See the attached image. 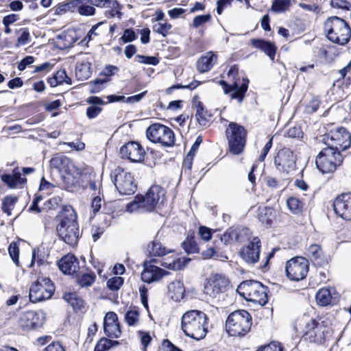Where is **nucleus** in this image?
Returning <instances> with one entry per match:
<instances>
[{"label": "nucleus", "instance_id": "nucleus-53", "mask_svg": "<svg viewBox=\"0 0 351 351\" xmlns=\"http://www.w3.org/2000/svg\"><path fill=\"white\" fill-rule=\"evenodd\" d=\"M78 13L83 16H92L95 13V8L88 5H80L76 6Z\"/></svg>", "mask_w": 351, "mask_h": 351}, {"label": "nucleus", "instance_id": "nucleus-39", "mask_svg": "<svg viewBox=\"0 0 351 351\" xmlns=\"http://www.w3.org/2000/svg\"><path fill=\"white\" fill-rule=\"evenodd\" d=\"M95 276L93 273H83L78 275L77 282L81 287H90L95 282Z\"/></svg>", "mask_w": 351, "mask_h": 351}, {"label": "nucleus", "instance_id": "nucleus-34", "mask_svg": "<svg viewBox=\"0 0 351 351\" xmlns=\"http://www.w3.org/2000/svg\"><path fill=\"white\" fill-rule=\"evenodd\" d=\"M147 250L152 256H162L173 252L172 250L167 249L157 240L153 241L148 245Z\"/></svg>", "mask_w": 351, "mask_h": 351}, {"label": "nucleus", "instance_id": "nucleus-46", "mask_svg": "<svg viewBox=\"0 0 351 351\" xmlns=\"http://www.w3.org/2000/svg\"><path fill=\"white\" fill-rule=\"evenodd\" d=\"M291 0H274L271 9L276 12H282L289 9Z\"/></svg>", "mask_w": 351, "mask_h": 351}, {"label": "nucleus", "instance_id": "nucleus-35", "mask_svg": "<svg viewBox=\"0 0 351 351\" xmlns=\"http://www.w3.org/2000/svg\"><path fill=\"white\" fill-rule=\"evenodd\" d=\"M1 180L10 188H16L19 184H22L25 180L21 178V174L18 169L14 170L12 175H3L1 176Z\"/></svg>", "mask_w": 351, "mask_h": 351}, {"label": "nucleus", "instance_id": "nucleus-27", "mask_svg": "<svg viewBox=\"0 0 351 351\" xmlns=\"http://www.w3.org/2000/svg\"><path fill=\"white\" fill-rule=\"evenodd\" d=\"M217 62V56L213 51H208L202 56L197 62V70L200 73L210 71Z\"/></svg>", "mask_w": 351, "mask_h": 351}, {"label": "nucleus", "instance_id": "nucleus-55", "mask_svg": "<svg viewBox=\"0 0 351 351\" xmlns=\"http://www.w3.org/2000/svg\"><path fill=\"white\" fill-rule=\"evenodd\" d=\"M108 81V79H97L90 83V92L97 93L102 89V86Z\"/></svg>", "mask_w": 351, "mask_h": 351}, {"label": "nucleus", "instance_id": "nucleus-57", "mask_svg": "<svg viewBox=\"0 0 351 351\" xmlns=\"http://www.w3.org/2000/svg\"><path fill=\"white\" fill-rule=\"evenodd\" d=\"M330 5L332 8L347 10L351 8V4L347 0H331Z\"/></svg>", "mask_w": 351, "mask_h": 351}, {"label": "nucleus", "instance_id": "nucleus-42", "mask_svg": "<svg viewBox=\"0 0 351 351\" xmlns=\"http://www.w3.org/2000/svg\"><path fill=\"white\" fill-rule=\"evenodd\" d=\"M172 25L167 21L156 23L153 26V31L163 37L167 36L171 32Z\"/></svg>", "mask_w": 351, "mask_h": 351}, {"label": "nucleus", "instance_id": "nucleus-44", "mask_svg": "<svg viewBox=\"0 0 351 351\" xmlns=\"http://www.w3.org/2000/svg\"><path fill=\"white\" fill-rule=\"evenodd\" d=\"M140 315L137 310H129L125 315V321L130 326H135L139 322Z\"/></svg>", "mask_w": 351, "mask_h": 351}, {"label": "nucleus", "instance_id": "nucleus-15", "mask_svg": "<svg viewBox=\"0 0 351 351\" xmlns=\"http://www.w3.org/2000/svg\"><path fill=\"white\" fill-rule=\"evenodd\" d=\"M327 329L322 324L310 319L306 322L302 338L311 343H322L326 338Z\"/></svg>", "mask_w": 351, "mask_h": 351}, {"label": "nucleus", "instance_id": "nucleus-18", "mask_svg": "<svg viewBox=\"0 0 351 351\" xmlns=\"http://www.w3.org/2000/svg\"><path fill=\"white\" fill-rule=\"evenodd\" d=\"M45 319V314L43 311H29L20 315L18 325L22 330H29L43 326Z\"/></svg>", "mask_w": 351, "mask_h": 351}, {"label": "nucleus", "instance_id": "nucleus-30", "mask_svg": "<svg viewBox=\"0 0 351 351\" xmlns=\"http://www.w3.org/2000/svg\"><path fill=\"white\" fill-rule=\"evenodd\" d=\"M168 293L171 298L176 301H180L184 296L185 288L182 282L174 280L168 285Z\"/></svg>", "mask_w": 351, "mask_h": 351}, {"label": "nucleus", "instance_id": "nucleus-32", "mask_svg": "<svg viewBox=\"0 0 351 351\" xmlns=\"http://www.w3.org/2000/svg\"><path fill=\"white\" fill-rule=\"evenodd\" d=\"M195 106L196 109L195 117L199 124L203 127L208 126L211 114L204 108L202 102L195 103Z\"/></svg>", "mask_w": 351, "mask_h": 351}, {"label": "nucleus", "instance_id": "nucleus-33", "mask_svg": "<svg viewBox=\"0 0 351 351\" xmlns=\"http://www.w3.org/2000/svg\"><path fill=\"white\" fill-rule=\"evenodd\" d=\"M171 260H165L161 263V266L167 268L171 270H180L182 269L186 264L189 261V259L186 260L176 256H171Z\"/></svg>", "mask_w": 351, "mask_h": 351}, {"label": "nucleus", "instance_id": "nucleus-17", "mask_svg": "<svg viewBox=\"0 0 351 351\" xmlns=\"http://www.w3.org/2000/svg\"><path fill=\"white\" fill-rule=\"evenodd\" d=\"M297 157L295 154L289 148L278 151L274 158V165L279 171L287 173L295 170Z\"/></svg>", "mask_w": 351, "mask_h": 351}, {"label": "nucleus", "instance_id": "nucleus-21", "mask_svg": "<svg viewBox=\"0 0 351 351\" xmlns=\"http://www.w3.org/2000/svg\"><path fill=\"white\" fill-rule=\"evenodd\" d=\"M335 213L346 220H351V193L337 197L333 204Z\"/></svg>", "mask_w": 351, "mask_h": 351}, {"label": "nucleus", "instance_id": "nucleus-19", "mask_svg": "<svg viewBox=\"0 0 351 351\" xmlns=\"http://www.w3.org/2000/svg\"><path fill=\"white\" fill-rule=\"evenodd\" d=\"M261 240L258 237H254L247 244L240 250L241 258L248 264L256 263L260 258Z\"/></svg>", "mask_w": 351, "mask_h": 351}, {"label": "nucleus", "instance_id": "nucleus-38", "mask_svg": "<svg viewBox=\"0 0 351 351\" xmlns=\"http://www.w3.org/2000/svg\"><path fill=\"white\" fill-rule=\"evenodd\" d=\"M258 219L262 223L270 225L273 219L272 209L268 207L259 208Z\"/></svg>", "mask_w": 351, "mask_h": 351}, {"label": "nucleus", "instance_id": "nucleus-6", "mask_svg": "<svg viewBox=\"0 0 351 351\" xmlns=\"http://www.w3.org/2000/svg\"><path fill=\"white\" fill-rule=\"evenodd\" d=\"M323 141L328 146L319 153L315 164L322 173H332L341 164L343 158L340 152L336 151L333 147L334 145L329 143V134L325 136Z\"/></svg>", "mask_w": 351, "mask_h": 351}, {"label": "nucleus", "instance_id": "nucleus-31", "mask_svg": "<svg viewBox=\"0 0 351 351\" xmlns=\"http://www.w3.org/2000/svg\"><path fill=\"white\" fill-rule=\"evenodd\" d=\"M219 241L215 240L213 246H210L205 250H203L202 255L205 259L213 258L215 260L223 261L227 259L228 257L219 250Z\"/></svg>", "mask_w": 351, "mask_h": 351}, {"label": "nucleus", "instance_id": "nucleus-2", "mask_svg": "<svg viewBox=\"0 0 351 351\" xmlns=\"http://www.w3.org/2000/svg\"><path fill=\"white\" fill-rule=\"evenodd\" d=\"M209 319L207 315L199 310H189L181 318V329L184 334L195 340L203 339L207 332Z\"/></svg>", "mask_w": 351, "mask_h": 351}, {"label": "nucleus", "instance_id": "nucleus-11", "mask_svg": "<svg viewBox=\"0 0 351 351\" xmlns=\"http://www.w3.org/2000/svg\"><path fill=\"white\" fill-rule=\"evenodd\" d=\"M147 138L154 143L164 147H171L175 143V135L169 127L160 124H152L146 130Z\"/></svg>", "mask_w": 351, "mask_h": 351}, {"label": "nucleus", "instance_id": "nucleus-48", "mask_svg": "<svg viewBox=\"0 0 351 351\" xmlns=\"http://www.w3.org/2000/svg\"><path fill=\"white\" fill-rule=\"evenodd\" d=\"M17 33L20 35L17 39L16 47L25 45L29 42L30 34L27 28H21L17 31Z\"/></svg>", "mask_w": 351, "mask_h": 351}, {"label": "nucleus", "instance_id": "nucleus-28", "mask_svg": "<svg viewBox=\"0 0 351 351\" xmlns=\"http://www.w3.org/2000/svg\"><path fill=\"white\" fill-rule=\"evenodd\" d=\"M86 102L91 105L86 109V116L89 119L97 117L102 110L101 106L106 104L101 98L96 96L89 97Z\"/></svg>", "mask_w": 351, "mask_h": 351}, {"label": "nucleus", "instance_id": "nucleus-43", "mask_svg": "<svg viewBox=\"0 0 351 351\" xmlns=\"http://www.w3.org/2000/svg\"><path fill=\"white\" fill-rule=\"evenodd\" d=\"M16 201L17 198L16 197L6 196L5 197H4L2 202V210L8 216L11 215L12 210L13 209Z\"/></svg>", "mask_w": 351, "mask_h": 351}, {"label": "nucleus", "instance_id": "nucleus-14", "mask_svg": "<svg viewBox=\"0 0 351 351\" xmlns=\"http://www.w3.org/2000/svg\"><path fill=\"white\" fill-rule=\"evenodd\" d=\"M308 269V261L301 256L292 258L286 263V275L289 280L293 281H300L304 279Z\"/></svg>", "mask_w": 351, "mask_h": 351}, {"label": "nucleus", "instance_id": "nucleus-40", "mask_svg": "<svg viewBox=\"0 0 351 351\" xmlns=\"http://www.w3.org/2000/svg\"><path fill=\"white\" fill-rule=\"evenodd\" d=\"M91 4L98 8L112 10H117L119 8V3L117 0H91Z\"/></svg>", "mask_w": 351, "mask_h": 351}, {"label": "nucleus", "instance_id": "nucleus-58", "mask_svg": "<svg viewBox=\"0 0 351 351\" xmlns=\"http://www.w3.org/2000/svg\"><path fill=\"white\" fill-rule=\"evenodd\" d=\"M198 234L203 241H208L212 237L213 231L208 227L201 226L199 228Z\"/></svg>", "mask_w": 351, "mask_h": 351}, {"label": "nucleus", "instance_id": "nucleus-5", "mask_svg": "<svg viewBox=\"0 0 351 351\" xmlns=\"http://www.w3.org/2000/svg\"><path fill=\"white\" fill-rule=\"evenodd\" d=\"M324 32L330 41L339 45H345L351 38V28L343 19L332 16L326 19L324 24Z\"/></svg>", "mask_w": 351, "mask_h": 351}, {"label": "nucleus", "instance_id": "nucleus-52", "mask_svg": "<svg viewBox=\"0 0 351 351\" xmlns=\"http://www.w3.org/2000/svg\"><path fill=\"white\" fill-rule=\"evenodd\" d=\"M9 254L12 259L13 262L19 265V248L17 244L14 242H12L10 244L8 247Z\"/></svg>", "mask_w": 351, "mask_h": 351}, {"label": "nucleus", "instance_id": "nucleus-26", "mask_svg": "<svg viewBox=\"0 0 351 351\" xmlns=\"http://www.w3.org/2000/svg\"><path fill=\"white\" fill-rule=\"evenodd\" d=\"M307 256L318 266H323L328 261V256L326 255L321 247L317 244L311 245L306 251Z\"/></svg>", "mask_w": 351, "mask_h": 351}, {"label": "nucleus", "instance_id": "nucleus-41", "mask_svg": "<svg viewBox=\"0 0 351 351\" xmlns=\"http://www.w3.org/2000/svg\"><path fill=\"white\" fill-rule=\"evenodd\" d=\"M119 344L117 341H112L107 338H101L96 344L95 351H107L112 347Z\"/></svg>", "mask_w": 351, "mask_h": 351}, {"label": "nucleus", "instance_id": "nucleus-9", "mask_svg": "<svg viewBox=\"0 0 351 351\" xmlns=\"http://www.w3.org/2000/svg\"><path fill=\"white\" fill-rule=\"evenodd\" d=\"M50 166L61 174L67 190H70L77 182V179L75 176L77 170L67 156L61 154H56L50 160Z\"/></svg>", "mask_w": 351, "mask_h": 351}, {"label": "nucleus", "instance_id": "nucleus-37", "mask_svg": "<svg viewBox=\"0 0 351 351\" xmlns=\"http://www.w3.org/2000/svg\"><path fill=\"white\" fill-rule=\"evenodd\" d=\"M287 205L291 213L298 214L302 212L304 203L298 197H290L287 200Z\"/></svg>", "mask_w": 351, "mask_h": 351}, {"label": "nucleus", "instance_id": "nucleus-60", "mask_svg": "<svg viewBox=\"0 0 351 351\" xmlns=\"http://www.w3.org/2000/svg\"><path fill=\"white\" fill-rule=\"evenodd\" d=\"M136 38V34L132 29H126L121 39L124 43H130L134 40Z\"/></svg>", "mask_w": 351, "mask_h": 351}, {"label": "nucleus", "instance_id": "nucleus-7", "mask_svg": "<svg viewBox=\"0 0 351 351\" xmlns=\"http://www.w3.org/2000/svg\"><path fill=\"white\" fill-rule=\"evenodd\" d=\"M252 319L245 310H238L231 313L226 320V331L230 336H245L251 329Z\"/></svg>", "mask_w": 351, "mask_h": 351}, {"label": "nucleus", "instance_id": "nucleus-36", "mask_svg": "<svg viewBox=\"0 0 351 351\" xmlns=\"http://www.w3.org/2000/svg\"><path fill=\"white\" fill-rule=\"evenodd\" d=\"M315 298L319 305L324 306L331 303L332 297L329 289L323 288L317 291Z\"/></svg>", "mask_w": 351, "mask_h": 351}, {"label": "nucleus", "instance_id": "nucleus-61", "mask_svg": "<svg viewBox=\"0 0 351 351\" xmlns=\"http://www.w3.org/2000/svg\"><path fill=\"white\" fill-rule=\"evenodd\" d=\"M81 3L80 0H71L69 3L61 5L59 9L61 11H74V8Z\"/></svg>", "mask_w": 351, "mask_h": 351}, {"label": "nucleus", "instance_id": "nucleus-25", "mask_svg": "<svg viewBox=\"0 0 351 351\" xmlns=\"http://www.w3.org/2000/svg\"><path fill=\"white\" fill-rule=\"evenodd\" d=\"M60 269L66 274H73L79 269V263L73 254H68L63 256L58 263Z\"/></svg>", "mask_w": 351, "mask_h": 351}, {"label": "nucleus", "instance_id": "nucleus-13", "mask_svg": "<svg viewBox=\"0 0 351 351\" xmlns=\"http://www.w3.org/2000/svg\"><path fill=\"white\" fill-rule=\"evenodd\" d=\"M111 178L120 194L131 195L135 192L136 185L130 173L119 167L112 173Z\"/></svg>", "mask_w": 351, "mask_h": 351}, {"label": "nucleus", "instance_id": "nucleus-54", "mask_svg": "<svg viewBox=\"0 0 351 351\" xmlns=\"http://www.w3.org/2000/svg\"><path fill=\"white\" fill-rule=\"evenodd\" d=\"M210 20V14L197 16L194 18V19L193 21L192 26L195 28H198V27L204 25L205 23L208 22Z\"/></svg>", "mask_w": 351, "mask_h": 351}, {"label": "nucleus", "instance_id": "nucleus-62", "mask_svg": "<svg viewBox=\"0 0 351 351\" xmlns=\"http://www.w3.org/2000/svg\"><path fill=\"white\" fill-rule=\"evenodd\" d=\"M257 351H282L280 344L272 342L267 346L260 347Z\"/></svg>", "mask_w": 351, "mask_h": 351}, {"label": "nucleus", "instance_id": "nucleus-24", "mask_svg": "<svg viewBox=\"0 0 351 351\" xmlns=\"http://www.w3.org/2000/svg\"><path fill=\"white\" fill-rule=\"evenodd\" d=\"M104 330L105 334L111 338H118L121 334L120 324L117 315L112 311L106 314L104 320Z\"/></svg>", "mask_w": 351, "mask_h": 351}, {"label": "nucleus", "instance_id": "nucleus-50", "mask_svg": "<svg viewBox=\"0 0 351 351\" xmlns=\"http://www.w3.org/2000/svg\"><path fill=\"white\" fill-rule=\"evenodd\" d=\"M123 278L120 276H114L110 278L107 282L108 287L112 291H117L122 286Z\"/></svg>", "mask_w": 351, "mask_h": 351}, {"label": "nucleus", "instance_id": "nucleus-12", "mask_svg": "<svg viewBox=\"0 0 351 351\" xmlns=\"http://www.w3.org/2000/svg\"><path fill=\"white\" fill-rule=\"evenodd\" d=\"M55 287L49 278H39L29 287L30 302L36 303L51 298Z\"/></svg>", "mask_w": 351, "mask_h": 351}, {"label": "nucleus", "instance_id": "nucleus-16", "mask_svg": "<svg viewBox=\"0 0 351 351\" xmlns=\"http://www.w3.org/2000/svg\"><path fill=\"white\" fill-rule=\"evenodd\" d=\"M229 280L221 274L212 275L204 285V293L211 298H215L224 293L228 285Z\"/></svg>", "mask_w": 351, "mask_h": 351}, {"label": "nucleus", "instance_id": "nucleus-51", "mask_svg": "<svg viewBox=\"0 0 351 351\" xmlns=\"http://www.w3.org/2000/svg\"><path fill=\"white\" fill-rule=\"evenodd\" d=\"M90 68L86 64H81L76 68V75L81 80L87 79L90 76Z\"/></svg>", "mask_w": 351, "mask_h": 351}, {"label": "nucleus", "instance_id": "nucleus-64", "mask_svg": "<svg viewBox=\"0 0 351 351\" xmlns=\"http://www.w3.org/2000/svg\"><path fill=\"white\" fill-rule=\"evenodd\" d=\"M43 351H65V349L59 342H52Z\"/></svg>", "mask_w": 351, "mask_h": 351}, {"label": "nucleus", "instance_id": "nucleus-10", "mask_svg": "<svg viewBox=\"0 0 351 351\" xmlns=\"http://www.w3.org/2000/svg\"><path fill=\"white\" fill-rule=\"evenodd\" d=\"M226 136L230 152L235 155L240 154L246 143L245 129L237 123L231 122L226 128Z\"/></svg>", "mask_w": 351, "mask_h": 351}, {"label": "nucleus", "instance_id": "nucleus-3", "mask_svg": "<svg viewBox=\"0 0 351 351\" xmlns=\"http://www.w3.org/2000/svg\"><path fill=\"white\" fill-rule=\"evenodd\" d=\"M165 200V190L154 185L150 187L145 196H136L134 200L127 205V210L130 213L150 212L156 206L162 205Z\"/></svg>", "mask_w": 351, "mask_h": 351}, {"label": "nucleus", "instance_id": "nucleus-1", "mask_svg": "<svg viewBox=\"0 0 351 351\" xmlns=\"http://www.w3.org/2000/svg\"><path fill=\"white\" fill-rule=\"evenodd\" d=\"M56 231L59 237L69 245H75L80 236L77 215L70 205H65L56 216Z\"/></svg>", "mask_w": 351, "mask_h": 351}, {"label": "nucleus", "instance_id": "nucleus-47", "mask_svg": "<svg viewBox=\"0 0 351 351\" xmlns=\"http://www.w3.org/2000/svg\"><path fill=\"white\" fill-rule=\"evenodd\" d=\"M183 246L188 254L197 253L199 251V247L193 237L187 238L183 243Z\"/></svg>", "mask_w": 351, "mask_h": 351}, {"label": "nucleus", "instance_id": "nucleus-8", "mask_svg": "<svg viewBox=\"0 0 351 351\" xmlns=\"http://www.w3.org/2000/svg\"><path fill=\"white\" fill-rule=\"evenodd\" d=\"M237 293L247 301L265 304L267 301V288L255 280H247L241 282L237 289Z\"/></svg>", "mask_w": 351, "mask_h": 351}, {"label": "nucleus", "instance_id": "nucleus-23", "mask_svg": "<svg viewBox=\"0 0 351 351\" xmlns=\"http://www.w3.org/2000/svg\"><path fill=\"white\" fill-rule=\"evenodd\" d=\"M330 141L336 151H343L351 145V135L346 128H341L330 134Z\"/></svg>", "mask_w": 351, "mask_h": 351}, {"label": "nucleus", "instance_id": "nucleus-56", "mask_svg": "<svg viewBox=\"0 0 351 351\" xmlns=\"http://www.w3.org/2000/svg\"><path fill=\"white\" fill-rule=\"evenodd\" d=\"M54 75L60 84H62L64 82L68 85H71L72 84L71 79L67 76L66 73L64 70L58 71L54 74Z\"/></svg>", "mask_w": 351, "mask_h": 351}, {"label": "nucleus", "instance_id": "nucleus-22", "mask_svg": "<svg viewBox=\"0 0 351 351\" xmlns=\"http://www.w3.org/2000/svg\"><path fill=\"white\" fill-rule=\"evenodd\" d=\"M144 269L141 273V279L147 283L158 281L169 273L160 267L152 264V262L145 261Z\"/></svg>", "mask_w": 351, "mask_h": 351}, {"label": "nucleus", "instance_id": "nucleus-29", "mask_svg": "<svg viewBox=\"0 0 351 351\" xmlns=\"http://www.w3.org/2000/svg\"><path fill=\"white\" fill-rule=\"evenodd\" d=\"M250 43L252 47L265 53L271 60H274L276 47L273 43L263 39H252Z\"/></svg>", "mask_w": 351, "mask_h": 351}, {"label": "nucleus", "instance_id": "nucleus-63", "mask_svg": "<svg viewBox=\"0 0 351 351\" xmlns=\"http://www.w3.org/2000/svg\"><path fill=\"white\" fill-rule=\"evenodd\" d=\"M162 347L164 351H182L178 347L175 346L169 340L165 339L162 341Z\"/></svg>", "mask_w": 351, "mask_h": 351}, {"label": "nucleus", "instance_id": "nucleus-45", "mask_svg": "<svg viewBox=\"0 0 351 351\" xmlns=\"http://www.w3.org/2000/svg\"><path fill=\"white\" fill-rule=\"evenodd\" d=\"M88 171L90 178L88 183L89 188L95 192V194H96V192L99 194L101 185V180L99 178H96V174L93 169H88Z\"/></svg>", "mask_w": 351, "mask_h": 351}, {"label": "nucleus", "instance_id": "nucleus-49", "mask_svg": "<svg viewBox=\"0 0 351 351\" xmlns=\"http://www.w3.org/2000/svg\"><path fill=\"white\" fill-rule=\"evenodd\" d=\"M135 60L142 64L157 65L159 62V60L154 56H145L143 55H137L135 57Z\"/></svg>", "mask_w": 351, "mask_h": 351}, {"label": "nucleus", "instance_id": "nucleus-4", "mask_svg": "<svg viewBox=\"0 0 351 351\" xmlns=\"http://www.w3.org/2000/svg\"><path fill=\"white\" fill-rule=\"evenodd\" d=\"M228 78L229 84L224 80H220L219 84L222 86L224 93L229 95L231 99H236L241 103L247 90L249 80L239 73L236 66L230 69Z\"/></svg>", "mask_w": 351, "mask_h": 351}, {"label": "nucleus", "instance_id": "nucleus-59", "mask_svg": "<svg viewBox=\"0 0 351 351\" xmlns=\"http://www.w3.org/2000/svg\"><path fill=\"white\" fill-rule=\"evenodd\" d=\"M53 189V185L45 180L44 178L41 179L39 191L45 195L50 194Z\"/></svg>", "mask_w": 351, "mask_h": 351}, {"label": "nucleus", "instance_id": "nucleus-20", "mask_svg": "<svg viewBox=\"0 0 351 351\" xmlns=\"http://www.w3.org/2000/svg\"><path fill=\"white\" fill-rule=\"evenodd\" d=\"M122 158L129 159L134 162H141L145 156V150L142 146L136 142H129L120 149Z\"/></svg>", "mask_w": 351, "mask_h": 351}]
</instances>
